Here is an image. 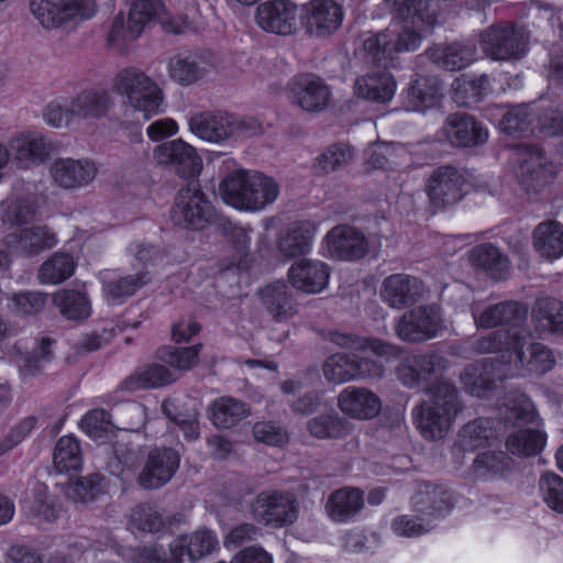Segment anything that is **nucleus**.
<instances>
[{
    "mask_svg": "<svg viewBox=\"0 0 563 563\" xmlns=\"http://www.w3.org/2000/svg\"><path fill=\"white\" fill-rule=\"evenodd\" d=\"M167 69L169 77L181 86H189L203 79L207 69L195 60L186 57L175 56L168 60Z\"/></svg>",
    "mask_w": 563,
    "mask_h": 563,
    "instance_id": "nucleus-51",
    "label": "nucleus"
},
{
    "mask_svg": "<svg viewBox=\"0 0 563 563\" xmlns=\"http://www.w3.org/2000/svg\"><path fill=\"white\" fill-rule=\"evenodd\" d=\"M488 76L482 75L478 78L462 76L453 82V90L461 103H467L470 99H476L486 92L488 87Z\"/></svg>",
    "mask_w": 563,
    "mask_h": 563,
    "instance_id": "nucleus-62",
    "label": "nucleus"
},
{
    "mask_svg": "<svg viewBox=\"0 0 563 563\" xmlns=\"http://www.w3.org/2000/svg\"><path fill=\"white\" fill-rule=\"evenodd\" d=\"M187 124L195 136L217 145L252 137L262 132V124L256 119L223 111L191 113L187 117Z\"/></svg>",
    "mask_w": 563,
    "mask_h": 563,
    "instance_id": "nucleus-4",
    "label": "nucleus"
},
{
    "mask_svg": "<svg viewBox=\"0 0 563 563\" xmlns=\"http://www.w3.org/2000/svg\"><path fill=\"white\" fill-rule=\"evenodd\" d=\"M113 106L110 93L103 89L85 90L69 101V113L75 119L98 120L107 115Z\"/></svg>",
    "mask_w": 563,
    "mask_h": 563,
    "instance_id": "nucleus-26",
    "label": "nucleus"
},
{
    "mask_svg": "<svg viewBox=\"0 0 563 563\" xmlns=\"http://www.w3.org/2000/svg\"><path fill=\"white\" fill-rule=\"evenodd\" d=\"M30 11L47 31H56L70 22L95 15V0H30Z\"/></svg>",
    "mask_w": 563,
    "mask_h": 563,
    "instance_id": "nucleus-6",
    "label": "nucleus"
},
{
    "mask_svg": "<svg viewBox=\"0 0 563 563\" xmlns=\"http://www.w3.org/2000/svg\"><path fill=\"white\" fill-rule=\"evenodd\" d=\"M301 21L310 34L330 35L343 22V10L334 0H310L301 7Z\"/></svg>",
    "mask_w": 563,
    "mask_h": 563,
    "instance_id": "nucleus-18",
    "label": "nucleus"
},
{
    "mask_svg": "<svg viewBox=\"0 0 563 563\" xmlns=\"http://www.w3.org/2000/svg\"><path fill=\"white\" fill-rule=\"evenodd\" d=\"M75 267L76 263L69 254L56 252L41 265L37 277L42 284L57 285L68 279Z\"/></svg>",
    "mask_w": 563,
    "mask_h": 563,
    "instance_id": "nucleus-41",
    "label": "nucleus"
},
{
    "mask_svg": "<svg viewBox=\"0 0 563 563\" xmlns=\"http://www.w3.org/2000/svg\"><path fill=\"white\" fill-rule=\"evenodd\" d=\"M328 255L332 258L352 261L367 252L365 236L351 227H335L325 236Z\"/></svg>",
    "mask_w": 563,
    "mask_h": 563,
    "instance_id": "nucleus-21",
    "label": "nucleus"
},
{
    "mask_svg": "<svg viewBox=\"0 0 563 563\" xmlns=\"http://www.w3.org/2000/svg\"><path fill=\"white\" fill-rule=\"evenodd\" d=\"M443 134L453 146H472L483 144L488 139V131L474 118L454 113L448 117Z\"/></svg>",
    "mask_w": 563,
    "mask_h": 563,
    "instance_id": "nucleus-24",
    "label": "nucleus"
},
{
    "mask_svg": "<svg viewBox=\"0 0 563 563\" xmlns=\"http://www.w3.org/2000/svg\"><path fill=\"white\" fill-rule=\"evenodd\" d=\"M479 353L501 352L511 375H543L555 364L552 352L543 344L519 335L518 331H495L476 342Z\"/></svg>",
    "mask_w": 563,
    "mask_h": 563,
    "instance_id": "nucleus-1",
    "label": "nucleus"
},
{
    "mask_svg": "<svg viewBox=\"0 0 563 563\" xmlns=\"http://www.w3.org/2000/svg\"><path fill=\"white\" fill-rule=\"evenodd\" d=\"M290 284L306 294H319L329 283L330 269L317 260H302L294 263L288 271Z\"/></svg>",
    "mask_w": 563,
    "mask_h": 563,
    "instance_id": "nucleus-23",
    "label": "nucleus"
},
{
    "mask_svg": "<svg viewBox=\"0 0 563 563\" xmlns=\"http://www.w3.org/2000/svg\"><path fill=\"white\" fill-rule=\"evenodd\" d=\"M219 192L228 206L240 211L258 212L275 202L279 186L262 173L238 169L222 179Z\"/></svg>",
    "mask_w": 563,
    "mask_h": 563,
    "instance_id": "nucleus-2",
    "label": "nucleus"
},
{
    "mask_svg": "<svg viewBox=\"0 0 563 563\" xmlns=\"http://www.w3.org/2000/svg\"><path fill=\"white\" fill-rule=\"evenodd\" d=\"M288 89L291 102L305 112H322L330 104L332 91L330 87L317 76H297L289 81Z\"/></svg>",
    "mask_w": 563,
    "mask_h": 563,
    "instance_id": "nucleus-14",
    "label": "nucleus"
},
{
    "mask_svg": "<svg viewBox=\"0 0 563 563\" xmlns=\"http://www.w3.org/2000/svg\"><path fill=\"white\" fill-rule=\"evenodd\" d=\"M308 431L318 439H342L351 433L352 426L335 413H327L310 419Z\"/></svg>",
    "mask_w": 563,
    "mask_h": 563,
    "instance_id": "nucleus-44",
    "label": "nucleus"
},
{
    "mask_svg": "<svg viewBox=\"0 0 563 563\" xmlns=\"http://www.w3.org/2000/svg\"><path fill=\"white\" fill-rule=\"evenodd\" d=\"M336 406L345 417L357 421H367L379 416L383 402L375 391L352 385L339 393Z\"/></svg>",
    "mask_w": 563,
    "mask_h": 563,
    "instance_id": "nucleus-16",
    "label": "nucleus"
},
{
    "mask_svg": "<svg viewBox=\"0 0 563 563\" xmlns=\"http://www.w3.org/2000/svg\"><path fill=\"white\" fill-rule=\"evenodd\" d=\"M421 45V37H367L365 51L376 60L387 64L399 53L416 51Z\"/></svg>",
    "mask_w": 563,
    "mask_h": 563,
    "instance_id": "nucleus-32",
    "label": "nucleus"
},
{
    "mask_svg": "<svg viewBox=\"0 0 563 563\" xmlns=\"http://www.w3.org/2000/svg\"><path fill=\"white\" fill-rule=\"evenodd\" d=\"M33 216L32 206L23 199H8L0 203V221L10 228L27 222Z\"/></svg>",
    "mask_w": 563,
    "mask_h": 563,
    "instance_id": "nucleus-58",
    "label": "nucleus"
},
{
    "mask_svg": "<svg viewBox=\"0 0 563 563\" xmlns=\"http://www.w3.org/2000/svg\"><path fill=\"white\" fill-rule=\"evenodd\" d=\"M543 501L552 510L563 514V478L554 473H544L539 481Z\"/></svg>",
    "mask_w": 563,
    "mask_h": 563,
    "instance_id": "nucleus-57",
    "label": "nucleus"
},
{
    "mask_svg": "<svg viewBox=\"0 0 563 563\" xmlns=\"http://www.w3.org/2000/svg\"><path fill=\"white\" fill-rule=\"evenodd\" d=\"M457 389L448 382H438L429 389V399L412 411L413 421L427 440H441L452 429L462 411Z\"/></svg>",
    "mask_w": 563,
    "mask_h": 563,
    "instance_id": "nucleus-3",
    "label": "nucleus"
},
{
    "mask_svg": "<svg viewBox=\"0 0 563 563\" xmlns=\"http://www.w3.org/2000/svg\"><path fill=\"white\" fill-rule=\"evenodd\" d=\"M514 159L518 181L528 192L543 189L556 176V166L539 146H519L514 152Z\"/></svg>",
    "mask_w": 563,
    "mask_h": 563,
    "instance_id": "nucleus-8",
    "label": "nucleus"
},
{
    "mask_svg": "<svg viewBox=\"0 0 563 563\" xmlns=\"http://www.w3.org/2000/svg\"><path fill=\"white\" fill-rule=\"evenodd\" d=\"M428 53L434 63L449 70L464 68L476 58L474 48L460 41L435 45Z\"/></svg>",
    "mask_w": 563,
    "mask_h": 563,
    "instance_id": "nucleus-33",
    "label": "nucleus"
},
{
    "mask_svg": "<svg viewBox=\"0 0 563 563\" xmlns=\"http://www.w3.org/2000/svg\"><path fill=\"white\" fill-rule=\"evenodd\" d=\"M53 302L67 320L82 321L90 317L92 308L86 291L63 289L53 296Z\"/></svg>",
    "mask_w": 563,
    "mask_h": 563,
    "instance_id": "nucleus-36",
    "label": "nucleus"
},
{
    "mask_svg": "<svg viewBox=\"0 0 563 563\" xmlns=\"http://www.w3.org/2000/svg\"><path fill=\"white\" fill-rule=\"evenodd\" d=\"M112 88L144 120L159 113L164 101L163 90L143 70L133 67L119 70L113 78Z\"/></svg>",
    "mask_w": 563,
    "mask_h": 563,
    "instance_id": "nucleus-5",
    "label": "nucleus"
},
{
    "mask_svg": "<svg viewBox=\"0 0 563 563\" xmlns=\"http://www.w3.org/2000/svg\"><path fill=\"white\" fill-rule=\"evenodd\" d=\"M219 549L216 533L208 529H199L189 534L176 538L169 545L172 560L175 563L197 562Z\"/></svg>",
    "mask_w": 563,
    "mask_h": 563,
    "instance_id": "nucleus-19",
    "label": "nucleus"
},
{
    "mask_svg": "<svg viewBox=\"0 0 563 563\" xmlns=\"http://www.w3.org/2000/svg\"><path fill=\"white\" fill-rule=\"evenodd\" d=\"M519 313V305L516 302H501L487 307L479 314L474 309L473 317L477 328H494L504 322L511 321Z\"/></svg>",
    "mask_w": 563,
    "mask_h": 563,
    "instance_id": "nucleus-52",
    "label": "nucleus"
},
{
    "mask_svg": "<svg viewBox=\"0 0 563 563\" xmlns=\"http://www.w3.org/2000/svg\"><path fill=\"white\" fill-rule=\"evenodd\" d=\"M316 228L311 222L294 223L282 235L278 244L279 252L286 257L306 254L310 250Z\"/></svg>",
    "mask_w": 563,
    "mask_h": 563,
    "instance_id": "nucleus-37",
    "label": "nucleus"
},
{
    "mask_svg": "<svg viewBox=\"0 0 563 563\" xmlns=\"http://www.w3.org/2000/svg\"><path fill=\"white\" fill-rule=\"evenodd\" d=\"M177 376L168 367L154 364L139 373L135 388H155L173 383Z\"/></svg>",
    "mask_w": 563,
    "mask_h": 563,
    "instance_id": "nucleus-64",
    "label": "nucleus"
},
{
    "mask_svg": "<svg viewBox=\"0 0 563 563\" xmlns=\"http://www.w3.org/2000/svg\"><path fill=\"white\" fill-rule=\"evenodd\" d=\"M131 9L128 19V31L141 34L153 31L156 23L161 24L162 32L183 34L190 31L188 21L184 16L170 18L161 0H130Z\"/></svg>",
    "mask_w": 563,
    "mask_h": 563,
    "instance_id": "nucleus-9",
    "label": "nucleus"
},
{
    "mask_svg": "<svg viewBox=\"0 0 563 563\" xmlns=\"http://www.w3.org/2000/svg\"><path fill=\"white\" fill-rule=\"evenodd\" d=\"M25 510L30 516L48 522L54 521L57 517L54 501L43 485L36 486L33 499L25 503Z\"/></svg>",
    "mask_w": 563,
    "mask_h": 563,
    "instance_id": "nucleus-60",
    "label": "nucleus"
},
{
    "mask_svg": "<svg viewBox=\"0 0 563 563\" xmlns=\"http://www.w3.org/2000/svg\"><path fill=\"white\" fill-rule=\"evenodd\" d=\"M406 154V148L399 143L374 144L365 152V165L368 169L386 168L399 164Z\"/></svg>",
    "mask_w": 563,
    "mask_h": 563,
    "instance_id": "nucleus-50",
    "label": "nucleus"
},
{
    "mask_svg": "<svg viewBox=\"0 0 563 563\" xmlns=\"http://www.w3.org/2000/svg\"><path fill=\"white\" fill-rule=\"evenodd\" d=\"M442 328V317L435 306H420L406 312L396 324L398 338L421 342L433 338Z\"/></svg>",
    "mask_w": 563,
    "mask_h": 563,
    "instance_id": "nucleus-12",
    "label": "nucleus"
},
{
    "mask_svg": "<svg viewBox=\"0 0 563 563\" xmlns=\"http://www.w3.org/2000/svg\"><path fill=\"white\" fill-rule=\"evenodd\" d=\"M113 415L104 409H93L85 415L81 420L82 431L96 441H102L111 432L112 423L111 418Z\"/></svg>",
    "mask_w": 563,
    "mask_h": 563,
    "instance_id": "nucleus-56",
    "label": "nucleus"
},
{
    "mask_svg": "<svg viewBox=\"0 0 563 563\" xmlns=\"http://www.w3.org/2000/svg\"><path fill=\"white\" fill-rule=\"evenodd\" d=\"M131 522L139 530L159 532L165 528L162 514L152 505H140L132 510Z\"/></svg>",
    "mask_w": 563,
    "mask_h": 563,
    "instance_id": "nucleus-61",
    "label": "nucleus"
},
{
    "mask_svg": "<svg viewBox=\"0 0 563 563\" xmlns=\"http://www.w3.org/2000/svg\"><path fill=\"white\" fill-rule=\"evenodd\" d=\"M533 318L543 330L563 334V302L553 298L537 301Z\"/></svg>",
    "mask_w": 563,
    "mask_h": 563,
    "instance_id": "nucleus-49",
    "label": "nucleus"
},
{
    "mask_svg": "<svg viewBox=\"0 0 563 563\" xmlns=\"http://www.w3.org/2000/svg\"><path fill=\"white\" fill-rule=\"evenodd\" d=\"M364 507V495L358 488L343 487L334 490L325 504L328 516L335 522H346Z\"/></svg>",
    "mask_w": 563,
    "mask_h": 563,
    "instance_id": "nucleus-29",
    "label": "nucleus"
},
{
    "mask_svg": "<svg viewBox=\"0 0 563 563\" xmlns=\"http://www.w3.org/2000/svg\"><path fill=\"white\" fill-rule=\"evenodd\" d=\"M295 4L288 0H271L256 9V22L267 33L284 35L289 20L294 19Z\"/></svg>",
    "mask_w": 563,
    "mask_h": 563,
    "instance_id": "nucleus-30",
    "label": "nucleus"
},
{
    "mask_svg": "<svg viewBox=\"0 0 563 563\" xmlns=\"http://www.w3.org/2000/svg\"><path fill=\"white\" fill-rule=\"evenodd\" d=\"M466 184L465 174L451 165L435 168L426 184V192L430 201L437 206H446L457 202L464 195Z\"/></svg>",
    "mask_w": 563,
    "mask_h": 563,
    "instance_id": "nucleus-13",
    "label": "nucleus"
},
{
    "mask_svg": "<svg viewBox=\"0 0 563 563\" xmlns=\"http://www.w3.org/2000/svg\"><path fill=\"white\" fill-rule=\"evenodd\" d=\"M354 357L338 353L329 356L323 365V375L330 383L341 384L355 379Z\"/></svg>",
    "mask_w": 563,
    "mask_h": 563,
    "instance_id": "nucleus-54",
    "label": "nucleus"
},
{
    "mask_svg": "<svg viewBox=\"0 0 563 563\" xmlns=\"http://www.w3.org/2000/svg\"><path fill=\"white\" fill-rule=\"evenodd\" d=\"M54 184L64 189H78L90 185L98 175L96 163L89 158H56L49 167Z\"/></svg>",
    "mask_w": 563,
    "mask_h": 563,
    "instance_id": "nucleus-17",
    "label": "nucleus"
},
{
    "mask_svg": "<svg viewBox=\"0 0 563 563\" xmlns=\"http://www.w3.org/2000/svg\"><path fill=\"white\" fill-rule=\"evenodd\" d=\"M421 289L417 278L406 274H394L384 279L380 297L390 308L401 309L416 302Z\"/></svg>",
    "mask_w": 563,
    "mask_h": 563,
    "instance_id": "nucleus-25",
    "label": "nucleus"
},
{
    "mask_svg": "<svg viewBox=\"0 0 563 563\" xmlns=\"http://www.w3.org/2000/svg\"><path fill=\"white\" fill-rule=\"evenodd\" d=\"M501 413L505 421L514 424L526 423L534 419V407L530 399L519 393L508 396L505 401Z\"/></svg>",
    "mask_w": 563,
    "mask_h": 563,
    "instance_id": "nucleus-53",
    "label": "nucleus"
},
{
    "mask_svg": "<svg viewBox=\"0 0 563 563\" xmlns=\"http://www.w3.org/2000/svg\"><path fill=\"white\" fill-rule=\"evenodd\" d=\"M154 158L158 165L169 167L183 178H197L203 168V161L197 150L181 139L157 145Z\"/></svg>",
    "mask_w": 563,
    "mask_h": 563,
    "instance_id": "nucleus-11",
    "label": "nucleus"
},
{
    "mask_svg": "<svg viewBox=\"0 0 563 563\" xmlns=\"http://www.w3.org/2000/svg\"><path fill=\"white\" fill-rule=\"evenodd\" d=\"M261 301L274 320H289L297 313L289 288L285 283L276 282L266 286L260 294Z\"/></svg>",
    "mask_w": 563,
    "mask_h": 563,
    "instance_id": "nucleus-31",
    "label": "nucleus"
},
{
    "mask_svg": "<svg viewBox=\"0 0 563 563\" xmlns=\"http://www.w3.org/2000/svg\"><path fill=\"white\" fill-rule=\"evenodd\" d=\"M115 417V424L120 429L140 431L146 421V408L135 401L123 404L115 408L112 413Z\"/></svg>",
    "mask_w": 563,
    "mask_h": 563,
    "instance_id": "nucleus-55",
    "label": "nucleus"
},
{
    "mask_svg": "<svg viewBox=\"0 0 563 563\" xmlns=\"http://www.w3.org/2000/svg\"><path fill=\"white\" fill-rule=\"evenodd\" d=\"M247 406L233 397L224 396L214 400L211 406V420L218 428H230L247 417Z\"/></svg>",
    "mask_w": 563,
    "mask_h": 563,
    "instance_id": "nucleus-40",
    "label": "nucleus"
},
{
    "mask_svg": "<svg viewBox=\"0 0 563 563\" xmlns=\"http://www.w3.org/2000/svg\"><path fill=\"white\" fill-rule=\"evenodd\" d=\"M53 463L59 473L78 471L81 467V450L76 438L65 435L57 441L53 454Z\"/></svg>",
    "mask_w": 563,
    "mask_h": 563,
    "instance_id": "nucleus-45",
    "label": "nucleus"
},
{
    "mask_svg": "<svg viewBox=\"0 0 563 563\" xmlns=\"http://www.w3.org/2000/svg\"><path fill=\"white\" fill-rule=\"evenodd\" d=\"M545 441V434L539 430L519 429L508 437L506 445L512 454L530 456L539 454Z\"/></svg>",
    "mask_w": 563,
    "mask_h": 563,
    "instance_id": "nucleus-46",
    "label": "nucleus"
},
{
    "mask_svg": "<svg viewBox=\"0 0 563 563\" xmlns=\"http://www.w3.org/2000/svg\"><path fill=\"white\" fill-rule=\"evenodd\" d=\"M462 382L473 396L484 397L493 388L494 379L484 366H468L462 374Z\"/></svg>",
    "mask_w": 563,
    "mask_h": 563,
    "instance_id": "nucleus-59",
    "label": "nucleus"
},
{
    "mask_svg": "<svg viewBox=\"0 0 563 563\" xmlns=\"http://www.w3.org/2000/svg\"><path fill=\"white\" fill-rule=\"evenodd\" d=\"M252 515L258 523L282 528L296 521L298 505L289 493L263 492L252 503Z\"/></svg>",
    "mask_w": 563,
    "mask_h": 563,
    "instance_id": "nucleus-10",
    "label": "nucleus"
},
{
    "mask_svg": "<svg viewBox=\"0 0 563 563\" xmlns=\"http://www.w3.org/2000/svg\"><path fill=\"white\" fill-rule=\"evenodd\" d=\"M482 47L485 55L495 60L519 58L528 49L525 37H485Z\"/></svg>",
    "mask_w": 563,
    "mask_h": 563,
    "instance_id": "nucleus-43",
    "label": "nucleus"
},
{
    "mask_svg": "<svg viewBox=\"0 0 563 563\" xmlns=\"http://www.w3.org/2000/svg\"><path fill=\"white\" fill-rule=\"evenodd\" d=\"M493 438L494 431L489 420H474L460 431L457 442L453 448V455L456 459L463 457L464 452L488 445Z\"/></svg>",
    "mask_w": 563,
    "mask_h": 563,
    "instance_id": "nucleus-34",
    "label": "nucleus"
},
{
    "mask_svg": "<svg viewBox=\"0 0 563 563\" xmlns=\"http://www.w3.org/2000/svg\"><path fill=\"white\" fill-rule=\"evenodd\" d=\"M179 453L173 449L152 450L137 476V484L146 489H157L167 484L179 467Z\"/></svg>",
    "mask_w": 563,
    "mask_h": 563,
    "instance_id": "nucleus-15",
    "label": "nucleus"
},
{
    "mask_svg": "<svg viewBox=\"0 0 563 563\" xmlns=\"http://www.w3.org/2000/svg\"><path fill=\"white\" fill-rule=\"evenodd\" d=\"M214 218V209L197 185H188L179 190L170 210V220L177 227L200 231Z\"/></svg>",
    "mask_w": 563,
    "mask_h": 563,
    "instance_id": "nucleus-7",
    "label": "nucleus"
},
{
    "mask_svg": "<svg viewBox=\"0 0 563 563\" xmlns=\"http://www.w3.org/2000/svg\"><path fill=\"white\" fill-rule=\"evenodd\" d=\"M396 82L386 71L375 70L356 78L354 95L361 99L386 103L394 97Z\"/></svg>",
    "mask_w": 563,
    "mask_h": 563,
    "instance_id": "nucleus-28",
    "label": "nucleus"
},
{
    "mask_svg": "<svg viewBox=\"0 0 563 563\" xmlns=\"http://www.w3.org/2000/svg\"><path fill=\"white\" fill-rule=\"evenodd\" d=\"M444 367V358L437 354L409 355L401 360L396 373L404 386L412 388L440 373Z\"/></svg>",
    "mask_w": 563,
    "mask_h": 563,
    "instance_id": "nucleus-22",
    "label": "nucleus"
},
{
    "mask_svg": "<svg viewBox=\"0 0 563 563\" xmlns=\"http://www.w3.org/2000/svg\"><path fill=\"white\" fill-rule=\"evenodd\" d=\"M393 531L400 537H418L433 528L431 519H424L418 515H404L391 523Z\"/></svg>",
    "mask_w": 563,
    "mask_h": 563,
    "instance_id": "nucleus-63",
    "label": "nucleus"
},
{
    "mask_svg": "<svg viewBox=\"0 0 563 563\" xmlns=\"http://www.w3.org/2000/svg\"><path fill=\"white\" fill-rule=\"evenodd\" d=\"M9 146L13 161L24 168L42 163L49 152V146L45 139L35 132L16 134L10 140Z\"/></svg>",
    "mask_w": 563,
    "mask_h": 563,
    "instance_id": "nucleus-27",
    "label": "nucleus"
},
{
    "mask_svg": "<svg viewBox=\"0 0 563 563\" xmlns=\"http://www.w3.org/2000/svg\"><path fill=\"white\" fill-rule=\"evenodd\" d=\"M329 340L341 347L364 353L371 352L377 356L388 357L397 354L396 346L378 339L360 338L350 333L334 331L329 334Z\"/></svg>",
    "mask_w": 563,
    "mask_h": 563,
    "instance_id": "nucleus-39",
    "label": "nucleus"
},
{
    "mask_svg": "<svg viewBox=\"0 0 563 563\" xmlns=\"http://www.w3.org/2000/svg\"><path fill=\"white\" fill-rule=\"evenodd\" d=\"M472 263L490 273L494 278H503L509 269L508 258L492 244H483L473 249Z\"/></svg>",
    "mask_w": 563,
    "mask_h": 563,
    "instance_id": "nucleus-47",
    "label": "nucleus"
},
{
    "mask_svg": "<svg viewBox=\"0 0 563 563\" xmlns=\"http://www.w3.org/2000/svg\"><path fill=\"white\" fill-rule=\"evenodd\" d=\"M408 98L412 111H424L439 103L441 87L435 78L419 77L410 86Z\"/></svg>",
    "mask_w": 563,
    "mask_h": 563,
    "instance_id": "nucleus-42",
    "label": "nucleus"
},
{
    "mask_svg": "<svg viewBox=\"0 0 563 563\" xmlns=\"http://www.w3.org/2000/svg\"><path fill=\"white\" fill-rule=\"evenodd\" d=\"M449 495L437 486L421 484L412 497V504L422 515L435 516L448 508Z\"/></svg>",
    "mask_w": 563,
    "mask_h": 563,
    "instance_id": "nucleus-48",
    "label": "nucleus"
},
{
    "mask_svg": "<svg viewBox=\"0 0 563 563\" xmlns=\"http://www.w3.org/2000/svg\"><path fill=\"white\" fill-rule=\"evenodd\" d=\"M151 280L148 272L142 269L133 275H126L113 280L103 282V294L110 303H121L128 297L134 295L139 289Z\"/></svg>",
    "mask_w": 563,
    "mask_h": 563,
    "instance_id": "nucleus-38",
    "label": "nucleus"
},
{
    "mask_svg": "<svg viewBox=\"0 0 563 563\" xmlns=\"http://www.w3.org/2000/svg\"><path fill=\"white\" fill-rule=\"evenodd\" d=\"M5 244L14 254L32 256L54 247L57 238L46 225L16 228L8 234Z\"/></svg>",
    "mask_w": 563,
    "mask_h": 563,
    "instance_id": "nucleus-20",
    "label": "nucleus"
},
{
    "mask_svg": "<svg viewBox=\"0 0 563 563\" xmlns=\"http://www.w3.org/2000/svg\"><path fill=\"white\" fill-rule=\"evenodd\" d=\"M533 246L544 258L561 257L563 255V225L556 221L540 223L533 232Z\"/></svg>",
    "mask_w": 563,
    "mask_h": 563,
    "instance_id": "nucleus-35",
    "label": "nucleus"
}]
</instances>
